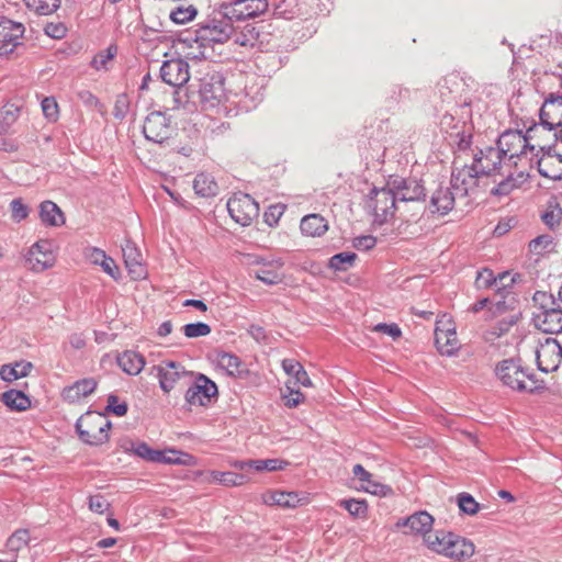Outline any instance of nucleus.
<instances>
[{
	"label": "nucleus",
	"instance_id": "1",
	"mask_svg": "<svg viewBox=\"0 0 562 562\" xmlns=\"http://www.w3.org/2000/svg\"><path fill=\"white\" fill-rule=\"evenodd\" d=\"M234 19H228L221 12V3L215 14L201 23L199 27L181 38V43H187L192 52L188 56L193 59L207 58L206 48H213L216 44L226 43L235 32L233 25Z\"/></svg>",
	"mask_w": 562,
	"mask_h": 562
},
{
	"label": "nucleus",
	"instance_id": "2",
	"mask_svg": "<svg viewBox=\"0 0 562 562\" xmlns=\"http://www.w3.org/2000/svg\"><path fill=\"white\" fill-rule=\"evenodd\" d=\"M532 302L535 306L532 319L536 327L547 334L562 333V308L553 294L536 291Z\"/></svg>",
	"mask_w": 562,
	"mask_h": 562
},
{
	"label": "nucleus",
	"instance_id": "3",
	"mask_svg": "<svg viewBox=\"0 0 562 562\" xmlns=\"http://www.w3.org/2000/svg\"><path fill=\"white\" fill-rule=\"evenodd\" d=\"M495 372L504 385L515 391L533 393L546 389L543 381L537 380L533 374H528L519 361L514 359L501 361Z\"/></svg>",
	"mask_w": 562,
	"mask_h": 562
},
{
	"label": "nucleus",
	"instance_id": "4",
	"mask_svg": "<svg viewBox=\"0 0 562 562\" xmlns=\"http://www.w3.org/2000/svg\"><path fill=\"white\" fill-rule=\"evenodd\" d=\"M533 132V127L527 131V134H522L521 131H505L497 139V148L501 151L503 158L513 160L515 158H521L527 156L528 153L535 150V146L529 144L530 134Z\"/></svg>",
	"mask_w": 562,
	"mask_h": 562
},
{
	"label": "nucleus",
	"instance_id": "5",
	"mask_svg": "<svg viewBox=\"0 0 562 562\" xmlns=\"http://www.w3.org/2000/svg\"><path fill=\"white\" fill-rule=\"evenodd\" d=\"M159 380V386L164 393L168 394L178 386L184 387L191 383L194 373L175 361L165 360L155 368Z\"/></svg>",
	"mask_w": 562,
	"mask_h": 562
},
{
	"label": "nucleus",
	"instance_id": "6",
	"mask_svg": "<svg viewBox=\"0 0 562 562\" xmlns=\"http://www.w3.org/2000/svg\"><path fill=\"white\" fill-rule=\"evenodd\" d=\"M396 194L387 184L385 188L372 189L369 195L368 206L372 210L374 222L385 223L394 215L396 209Z\"/></svg>",
	"mask_w": 562,
	"mask_h": 562
},
{
	"label": "nucleus",
	"instance_id": "7",
	"mask_svg": "<svg viewBox=\"0 0 562 562\" xmlns=\"http://www.w3.org/2000/svg\"><path fill=\"white\" fill-rule=\"evenodd\" d=\"M175 132L176 127L171 124L170 119L160 111L149 113L143 125L146 139L157 144L168 142Z\"/></svg>",
	"mask_w": 562,
	"mask_h": 562
},
{
	"label": "nucleus",
	"instance_id": "8",
	"mask_svg": "<svg viewBox=\"0 0 562 562\" xmlns=\"http://www.w3.org/2000/svg\"><path fill=\"white\" fill-rule=\"evenodd\" d=\"M193 378L184 394L186 402L189 405L205 406L211 403L212 397L217 396V385L202 373L194 374Z\"/></svg>",
	"mask_w": 562,
	"mask_h": 562
},
{
	"label": "nucleus",
	"instance_id": "9",
	"mask_svg": "<svg viewBox=\"0 0 562 562\" xmlns=\"http://www.w3.org/2000/svg\"><path fill=\"white\" fill-rule=\"evenodd\" d=\"M227 211L238 224L247 226L259 214L258 203L246 193H235L227 201Z\"/></svg>",
	"mask_w": 562,
	"mask_h": 562
},
{
	"label": "nucleus",
	"instance_id": "10",
	"mask_svg": "<svg viewBox=\"0 0 562 562\" xmlns=\"http://www.w3.org/2000/svg\"><path fill=\"white\" fill-rule=\"evenodd\" d=\"M267 9V0H234L221 2V12L228 19H234V21L256 18L265 13Z\"/></svg>",
	"mask_w": 562,
	"mask_h": 562
},
{
	"label": "nucleus",
	"instance_id": "11",
	"mask_svg": "<svg viewBox=\"0 0 562 562\" xmlns=\"http://www.w3.org/2000/svg\"><path fill=\"white\" fill-rule=\"evenodd\" d=\"M387 186L392 188L398 201H422L426 196L425 188L422 181L417 179L391 176Z\"/></svg>",
	"mask_w": 562,
	"mask_h": 562
},
{
	"label": "nucleus",
	"instance_id": "12",
	"mask_svg": "<svg viewBox=\"0 0 562 562\" xmlns=\"http://www.w3.org/2000/svg\"><path fill=\"white\" fill-rule=\"evenodd\" d=\"M435 344L438 351L445 356H452L460 348L456 327L451 319L446 318V316L436 323Z\"/></svg>",
	"mask_w": 562,
	"mask_h": 562
},
{
	"label": "nucleus",
	"instance_id": "13",
	"mask_svg": "<svg viewBox=\"0 0 562 562\" xmlns=\"http://www.w3.org/2000/svg\"><path fill=\"white\" fill-rule=\"evenodd\" d=\"M26 261L35 272L52 268L56 262L53 244L48 239L36 241L27 251Z\"/></svg>",
	"mask_w": 562,
	"mask_h": 562
},
{
	"label": "nucleus",
	"instance_id": "14",
	"mask_svg": "<svg viewBox=\"0 0 562 562\" xmlns=\"http://www.w3.org/2000/svg\"><path fill=\"white\" fill-rule=\"evenodd\" d=\"M25 29L23 24L5 16H0V56H9L21 45Z\"/></svg>",
	"mask_w": 562,
	"mask_h": 562
},
{
	"label": "nucleus",
	"instance_id": "15",
	"mask_svg": "<svg viewBox=\"0 0 562 562\" xmlns=\"http://www.w3.org/2000/svg\"><path fill=\"white\" fill-rule=\"evenodd\" d=\"M538 369L549 373L555 371L562 361V347L558 340L547 338L536 351Z\"/></svg>",
	"mask_w": 562,
	"mask_h": 562
},
{
	"label": "nucleus",
	"instance_id": "16",
	"mask_svg": "<svg viewBox=\"0 0 562 562\" xmlns=\"http://www.w3.org/2000/svg\"><path fill=\"white\" fill-rule=\"evenodd\" d=\"M480 177H482L481 173L472 165H463L461 168L454 165L450 181L452 190L457 191V195L460 198H465L477 187Z\"/></svg>",
	"mask_w": 562,
	"mask_h": 562
},
{
	"label": "nucleus",
	"instance_id": "17",
	"mask_svg": "<svg viewBox=\"0 0 562 562\" xmlns=\"http://www.w3.org/2000/svg\"><path fill=\"white\" fill-rule=\"evenodd\" d=\"M160 77L169 86L183 87L190 79L189 64L181 58L166 60L160 67Z\"/></svg>",
	"mask_w": 562,
	"mask_h": 562
},
{
	"label": "nucleus",
	"instance_id": "18",
	"mask_svg": "<svg viewBox=\"0 0 562 562\" xmlns=\"http://www.w3.org/2000/svg\"><path fill=\"white\" fill-rule=\"evenodd\" d=\"M540 122L548 131L562 127V94L549 93L540 109Z\"/></svg>",
	"mask_w": 562,
	"mask_h": 562
},
{
	"label": "nucleus",
	"instance_id": "19",
	"mask_svg": "<svg viewBox=\"0 0 562 562\" xmlns=\"http://www.w3.org/2000/svg\"><path fill=\"white\" fill-rule=\"evenodd\" d=\"M503 159L497 147H486L474 155L472 166L481 176H491L498 171Z\"/></svg>",
	"mask_w": 562,
	"mask_h": 562
},
{
	"label": "nucleus",
	"instance_id": "20",
	"mask_svg": "<svg viewBox=\"0 0 562 562\" xmlns=\"http://www.w3.org/2000/svg\"><path fill=\"white\" fill-rule=\"evenodd\" d=\"M258 268L254 271L255 277L268 285L279 284L283 281L282 267L284 265L281 258L266 260L263 258L256 261Z\"/></svg>",
	"mask_w": 562,
	"mask_h": 562
},
{
	"label": "nucleus",
	"instance_id": "21",
	"mask_svg": "<svg viewBox=\"0 0 562 562\" xmlns=\"http://www.w3.org/2000/svg\"><path fill=\"white\" fill-rule=\"evenodd\" d=\"M434 525V517L425 510H419L406 518H402L396 522V527H406L409 529V533L428 535L431 531Z\"/></svg>",
	"mask_w": 562,
	"mask_h": 562
},
{
	"label": "nucleus",
	"instance_id": "22",
	"mask_svg": "<svg viewBox=\"0 0 562 562\" xmlns=\"http://www.w3.org/2000/svg\"><path fill=\"white\" fill-rule=\"evenodd\" d=\"M460 198L452 187H439L430 198L429 210L440 215L448 214L454 206L456 200Z\"/></svg>",
	"mask_w": 562,
	"mask_h": 562
},
{
	"label": "nucleus",
	"instance_id": "23",
	"mask_svg": "<svg viewBox=\"0 0 562 562\" xmlns=\"http://www.w3.org/2000/svg\"><path fill=\"white\" fill-rule=\"evenodd\" d=\"M224 97L221 82L202 80L199 89L200 103L203 110L213 109L218 105Z\"/></svg>",
	"mask_w": 562,
	"mask_h": 562
},
{
	"label": "nucleus",
	"instance_id": "24",
	"mask_svg": "<svg viewBox=\"0 0 562 562\" xmlns=\"http://www.w3.org/2000/svg\"><path fill=\"white\" fill-rule=\"evenodd\" d=\"M122 251L125 267L128 270V273L135 280L142 279L146 271L142 263V254L136 248L135 244L131 240H126L125 245L122 247Z\"/></svg>",
	"mask_w": 562,
	"mask_h": 562
},
{
	"label": "nucleus",
	"instance_id": "25",
	"mask_svg": "<svg viewBox=\"0 0 562 562\" xmlns=\"http://www.w3.org/2000/svg\"><path fill=\"white\" fill-rule=\"evenodd\" d=\"M538 171L548 179H562V156L548 150L538 159Z\"/></svg>",
	"mask_w": 562,
	"mask_h": 562
},
{
	"label": "nucleus",
	"instance_id": "26",
	"mask_svg": "<svg viewBox=\"0 0 562 562\" xmlns=\"http://www.w3.org/2000/svg\"><path fill=\"white\" fill-rule=\"evenodd\" d=\"M353 476L360 481V490L373 494L385 496L391 488L387 485H383L373 481V475L368 472L361 464H356L352 469Z\"/></svg>",
	"mask_w": 562,
	"mask_h": 562
},
{
	"label": "nucleus",
	"instance_id": "27",
	"mask_svg": "<svg viewBox=\"0 0 562 562\" xmlns=\"http://www.w3.org/2000/svg\"><path fill=\"white\" fill-rule=\"evenodd\" d=\"M97 381L93 378H86L76 381L72 385L65 387L63 396L68 402L75 403L94 392L97 389Z\"/></svg>",
	"mask_w": 562,
	"mask_h": 562
},
{
	"label": "nucleus",
	"instance_id": "28",
	"mask_svg": "<svg viewBox=\"0 0 562 562\" xmlns=\"http://www.w3.org/2000/svg\"><path fill=\"white\" fill-rule=\"evenodd\" d=\"M448 544L449 550L447 552V558L450 559H469L474 554L475 551L474 543L471 540L453 532L451 535L450 543Z\"/></svg>",
	"mask_w": 562,
	"mask_h": 562
},
{
	"label": "nucleus",
	"instance_id": "29",
	"mask_svg": "<svg viewBox=\"0 0 562 562\" xmlns=\"http://www.w3.org/2000/svg\"><path fill=\"white\" fill-rule=\"evenodd\" d=\"M111 427L110 422L95 426L94 429H83L80 420L76 424V429L79 438L88 445H101L108 440V431Z\"/></svg>",
	"mask_w": 562,
	"mask_h": 562
},
{
	"label": "nucleus",
	"instance_id": "30",
	"mask_svg": "<svg viewBox=\"0 0 562 562\" xmlns=\"http://www.w3.org/2000/svg\"><path fill=\"white\" fill-rule=\"evenodd\" d=\"M451 535L452 532L445 530L430 531L428 535H425L423 541L427 549L447 558Z\"/></svg>",
	"mask_w": 562,
	"mask_h": 562
},
{
	"label": "nucleus",
	"instance_id": "31",
	"mask_svg": "<svg viewBox=\"0 0 562 562\" xmlns=\"http://www.w3.org/2000/svg\"><path fill=\"white\" fill-rule=\"evenodd\" d=\"M300 228L305 236L318 237L327 232L328 223L319 214H308L302 218Z\"/></svg>",
	"mask_w": 562,
	"mask_h": 562
},
{
	"label": "nucleus",
	"instance_id": "32",
	"mask_svg": "<svg viewBox=\"0 0 562 562\" xmlns=\"http://www.w3.org/2000/svg\"><path fill=\"white\" fill-rule=\"evenodd\" d=\"M40 217L47 226H61L65 224V216L59 206L53 201H44L40 204Z\"/></svg>",
	"mask_w": 562,
	"mask_h": 562
},
{
	"label": "nucleus",
	"instance_id": "33",
	"mask_svg": "<svg viewBox=\"0 0 562 562\" xmlns=\"http://www.w3.org/2000/svg\"><path fill=\"white\" fill-rule=\"evenodd\" d=\"M119 366L124 372L131 375H137L145 366L144 357L135 351H124L117 358Z\"/></svg>",
	"mask_w": 562,
	"mask_h": 562
},
{
	"label": "nucleus",
	"instance_id": "34",
	"mask_svg": "<svg viewBox=\"0 0 562 562\" xmlns=\"http://www.w3.org/2000/svg\"><path fill=\"white\" fill-rule=\"evenodd\" d=\"M262 499L267 505H278L288 508L295 507L300 502L296 493L282 491L268 492L262 495Z\"/></svg>",
	"mask_w": 562,
	"mask_h": 562
},
{
	"label": "nucleus",
	"instance_id": "35",
	"mask_svg": "<svg viewBox=\"0 0 562 562\" xmlns=\"http://www.w3.org/2000/svg\"><path fill=\"white\" fill-rule=\"evenodd\" d=\"M193 189L199 196L211 198L216 195L218 186L211 175L201 172L193 180Z\"/></svg>",
	"mask_w": 562,
	"mask_h": 562
},
{
	"label": "nucleus",
	"instance_id": "36",
	"mask_svg": "<svg viewBox=\"0 0 562 562\" xmlns=\"http://www.w3.org/2000/svg\"><path fill=\"white\" fill-rule=\"evenodd\" d=\"M32 368L33 364L29 361H20L14 364H3L0 368V378L4 381L12 382L29 375Z\"/></svg>",
	"mask_w": 562,
	"mask_h": 562
},
{
	"label": "nucleus",
	"instance_id": "37",
	"mask_svg": "<svg viewBox=\"0 0 562 562\" xmlns=\"http://www.w3.org/2000/svg\"><path fill=\"white\" fill-rule=\"evenodd\" d=\"M282 368L286 374L293 376L294 384H300L305 387L312 386V381L308 378L307 372L299 361L294 359H284L282 361Z\"/></svg>",
	"mask_w": 562,
	"mask_h": 562
},
{
	"label": "nucleus",
	"instance_id": "38",
	"mask_svg": "<svg viewBox=\"0 0 562 562\" xmlns=\"http://www.w3.org/2000/svg\"><path fill=\"white\" fill-rule=\"evenodd\" d=\"M517 321L518 316L516 315H510L509 317L498 321L495 325L485 330L483 335L484 340L486 342L494 344L496 339L507 334Z\"/></svg>",
	"mask_w": 562,
	"mask_h": 562
},
{
	"label": "nucleus",
	"instance_id": "39",
	"mask_svg": "<svg viewBox=\"0 0 562 562\" xmlns=\"http://www.w3.org/2000/svg\"><path fill=\"white\" fill-rule=\"evenodd\" d=\"M1 401L12 411L23 412L31 406V400L22 391L9 390L1 395Z\"/></svg>",
	"mask_w": 562,
	"mask_h": 562
},
{
	"label": "nucleus",
	"instance_id": "40",
	"mask_svg": "<svg viewBox=\"0 0 562 562\" xmlns=\"http://www.w3.org/2000/svg\"><path fill=\"white\" fill-rule=\"evenodd\" d=\"M306 3L303 0H281L277 5V14L285 20L299 18L305 13Z\"/></svg>",
	"mask_w": 562,
	"mask_h": 562
},
{
	"label": "nucleus",
	"instance_id": "41",
	"mask_svg": "<svg viewBox=\"0 0 562 562\" xmlns=\"http://www.w3.org/2000/svg\"><path fill=\"white\" fill-rule=\"evenodd\" d=\"M217 364L221 369L225 370L228 375L241 376L243 374L241 360L234 353H217Z\"/></svg>",
	"mask_w": 562,
	"mask_h": 562
},
{
	"label": "nucleus",
	"instance_id": "42",
	"mask_svg": "<svg viewBox=\"0 0 562 562\" xmlns=\"http://www.w3.org/2000/svg\"><path fill=\"white\" fill-rule=\"evenodd\" d=\"M525 181L526 177L524 172H519L517 177L509 175L491 190V194L497 196H506L513 190L519 188L520 184Z\"/></svg>",
	"mask_w": 562,
	"mask_h": 562
},
{
	"label": "nucleus",
	"instance_id": "43",
	"mask_svg": "<svg viewBox=\"0 0 562 562\" xmlns=\"http://www.w3.org/2000/svg\"><path fill=\"white\" fill-rule=\"evenodd\" d=\"M263 29L262 25L256 26L247 24L243 32L238 34L235 38V43L239 44L240 46H250L254 47L258 44H262V41H260V34L261 30Z\"/></svg>",
	"mask_w": 562,
	"mask_h": 562
},
{
	"label": "nucleus",
	"instance_id": "44",
	"mask_svg": "<svg viewBox=\"0 0 562 562\" xmlns=\"http://www.w3.org/2000/svg\"><path fill=\"white\" fill-rule=\"evenodd\" d=\"M496 282L493 285V290L502 295V297H505L507 293H509V288L516 283L517 281L521 280V276L519 273H510L509 271H505L502 273H498L497 277H495Z\"/></svg>",
	"mask_w": 562,
	"mask_h": 562
},
{
	"label": "nucleus",
	"instance_id": "45",
	"mask_svg": "<svg viewBox=\"0 0 562 562\" xmlns=\"http://www.w3.org/2000/svg\"><path fill=\"white\" fill-rule=\"evenodd\" d=\"M211 477L213 482L221 483L225 486H239L247 482L246 475L235 472L213 471Z\"/></svg>",
	"mask_w": 562,
	"mask_h": 562
},
{
	"label": "nucleus",
	"instance_id": "46",
	"mask_svg": "<svg viewBox=\"0 0 562 562\" xmlns=\"http://www.w3.org/2000/svg\"><path fill=\"white\" fill-rule=\"evenodd\" d=\"M357 255L355 252L344 251L334 255L329 259V268L336 271H346L353 266Z\"/></svg>",
	"mask_w": 562,
	"mask_h": 562
},
{
	"label": "nucleus",
	"instance_id": "47",
	"mask_svg": "<svg viewBox=\"0 0 562 562\" xmlns=\"http://www.w3.org/2000/svg\"><path fill=\"white\" fill-rule=\"evenodd\" d=\"M19 108L14 105H7L0 111V134L8 133L11 125L19 116Z\"/></svg>",
	"mask_w": 562,
	"mask_h": 562
},
{
	"label": "nucleus",
	"instance_id": "48",
	"mask_svg": "<svg viewBox=\"0 0 562 562\" xmlns=\"http://www.w3.org/2000/svg\"><path fill=\"white\" fill-rule=\"evenodd\" d=\"M30 541V535L26 529L16 530L10 538L7 540V548L11 552H18L22 548L26 547Z\"/></svg>",
	"mask_w": 562,
	"mask_h": 562
},
{
	"label": "nucleus",
	"instance_id": "49",
	"mask_svg": "<svg viewBox=\"0 0 562 562\" xmlns=\"http://www.w3.org/2000/svg\"><path fill=\"white\" fill-rule=\"evenodd\" d=\"M196 15V9L193 5L189 7H178L172 10L169 14L170 20L176 24H184L189 21H192Z\"/></svg>",
	"mask_w": 562,
	"mask_h": 562
},
{
	"label": "nucleus",
	"instance_id": "50",
	"mask_svg": "<svg viewBox=\"0 0 562 562\" xmlns=\"http://www.w3.org/2000/svg\"><path fill=\"white\" fill-rule=\"evenodd\" d=\"M288 464L286 461L280 459L251 460L250 468L256 471H277L282 470Z\"/></svg>",
	"mask_w": 562,
	"mask_h": 562
},
{
	"label": "nucleus",
	"instance_id": "51",
	"mask_svg": "<svg viewBox=\"0 0 562 562\" xmlns=\"http://www.w3.org/2000/svg\"><path fill=\"white\" fill-rule=\"evenodd\" d=\"M133 451L139 458L150 462H157L161 457V450L151 449L146 442L135 443Z\"/></svg>",
	"mask_w": 562,
	"mask_h": 562
},
{
	"label": "nucleus",
	"instance_id": "52",
	"mask_svg": "<svg viewBox=\"0 0 562 562\" xmlns=\"http://www.w3.org/2000/svg\"><path fill=\"white\" fill-rule=\"evenodd\" d=\"M458 506L467 515L473 516L480 510V504L468 493L458 496Z\"/></svg>",
	"mask_w": 562,
	"mask_h": 562
},
{
	"label": "nucleus",
	"instance_id": "53",
	"mask_svg": "<svg viewBox=\"0 0 562 562\" xmlns=\"http://www.w3.org/2000/svg\"><path fill=\"white\" fill-rule=\"evenodd\" d=\"M182 331L188 338H198L206 336L211 333V327L206 323H190L182 327Z\"/></svg>",
	"mask_w": 562,
	"mask_h": 562
},
{
	"label": "nucleus",
	"instance_id": "54",
	"mask_svg": "<svg viewBox=\"0 0 562 562\" xmlns=\"http://www.w3.org/2000/svg\"><path fill=\"white\" fill-rule=\"evenodd\" d=\"M340 506L349 512L353 517H363L367 514L368 506L366 501L342 499Z\"/></svg>",
	"mask_w": 562,
	"mask_h": 562
},
{
	"label": "nucleus",
	"instance_id": "55",
	"mask_svg": "<svg viewBox=\"0 0 562 562\" xmlns=\"http://www.w3.org/2000/svg\"><path fill=\"white\" fill-rule=\"evenodd\" d=\"M27 5L35 7L40 14H50L60 7V0H25Z\"/></svg>",
	"mask_w": 562,
	"mask_h": 562
},
{
	"label": "nucleus",
	"instance_id": "56",
	"mask_svg": "<svg viewBox=\"0 0 562 562\" xmlns=\"http://www.w3.org/2000/svg\"><path fill=\"white\" fill-rule=\"evenodd\" d=\"M11 218L15 223H20L29 216L30 209L23 203L22 199H14L10 203Z\"/></svg>",
	"mask_w": 562,
	"mask_h": 562
},
{
	"label": "nucleus",
	"instance_id": "57",
	"mask_svg": "<svg viewBox=\"0 0 562 562\" xmlns=\"http://www.w3.org/2000/svg\"><path fill=\"white\" fill-rule=\"evenodd\" d=\"M291 381L286 382L285 390L288 393L283 394L284 405L289 408L299 406L304 401V395L299 390L291 386Z\"/></svg>",
	"mask_w": 562,
	"mask_h": 562
},
{
	"label": "nucleus",
	"instance_id": "58",
	"mask_svg": "<svg viewBox=\"0 0 562 562\" xmlns=\"http://www.w3.org/2000/svg\"><path fill=\"white\" fill-rule=\"evenodd\" d=\"M115 54L116 48L110 46L106 50L100 52L93 57L91 66L97 70L106 69L108 63L113 59Z\"/></svg>",
	"mask_w": 562,
	"mask_h": 562
},
{
	"label": "nucleus",
	"instance_id": "59",
	"mask_svg": "<svg viewBox=\"0 0 562 562\" xmlns=\"http://www.w3.org/2000/svg\"><path fill=\"white\" fill-rule=\"evenodd\" d=\"M553 244V238L550 235H540L530 240L529 250L533 254L540 255Z\"/></svg>",
	"mask_w": 562,
	"mask_h": 562
},
{
	"label": "nucleus",
	"instance_id": "60",
	"mask_svg": "<svg viewBox=\"0 0 562 562\" xmlns=\"http://www.w3.org/2000/svg\"><path fill=\"white\" fill-rule=\"evenodd\" d=\"M495 282V276L491 269L483 268L477 272L475 279V285L477 289H493Z\"/></svg>",
	"mask_w": 562,
	"mask_h": 562
},
{
	"label": "nucleus",
	"instance_id": "61",
	"mask_svg": "<svg viewBox=\"0 0 562 562\" xmlns=\"http://www.w3.org/2000/svg\"><path fill=\"white\" fill-rule=\"evenodd\" d=\"M543 223L550 228L554 229L560 226L562 220V209L557 206L551 210H547L541 216Z\"/></svg>",
	"mask_w": 562,
	"mask_h": 562
},
{
	"label": "nucleus",
	"instance_id": "62",
	"mask_svg": "<svg viewBox=\"0 0 562 562\" xmlns=\"http://www.w3.org/2000/svg\"><path fill=\"white\" fill-rule=\"evenodd\" d=\"M181 457H188V454L173 449L165 451L161 450V457L159 458V460H157V462L167 464H184L186 461L182 460Z\"/></svg>",
	"mask_w": 562,
	"mask_h": 562
},
{
	"label": "nucleus",
	"instance_id": "63",
	"mask_svg": "<svg viewBox=\"0 0 562 562\" xmlns=\"http://www.w3.org/2000/svg\"><path fill=\"white\" fill-rule=\"evenodd\" d=\"M88 505L89 509L97 514H103L110 508V503L100 494L90 496Z\"/></svg>",
	"mask_w": 562,
	"mask_h": 562
},
{
	"label": "nucleus",
	"instance_id": "64",
	"mask_svg": "<svg viewBox=\"0 0 562 562\" xmlns=\"http://www.w3.org/2000/svg\"><path fill=\"white\" fill-rule=\"evenodd\" d=\"M128 111V99L126 94H119L113 109L115 119L123 120Z\"/></svg>",
	"mask_w": 562,
	"mask_h": 562
}]
</instances>
